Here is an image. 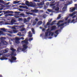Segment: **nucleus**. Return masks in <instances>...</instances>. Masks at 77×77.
<instances>
[{
  "label": "nucleus",
  "instance_id": "f257e3e1",
  "mask_svg": "<svg viewBox=\"0 0 77 77\" xmlns=\"http://www.w3.org/2000/svg\"><path fill=\"white\" fill-rule=\"evenodd\" d=\"M59 8L58 7L54 6L52 7V10H50L49 9H48V12H54L55 11H59Z\"/></svg>",
  "mask_w": 77,
  "mask_h": 77
},
{
  "label": "nucleus",
  "instance_id": "f03ea898",
  "mask_svg": "<svg viewBox=\"0 0 77 77\" xmlns=\"http://www.w3.org/2000/svg\"><path fill=\"white\" fill-rule=\"evenodd\" d=\"M11 50L12 51L11 52V56H17V53L15 52L17 50L16 49H15L14 48H11Z\"/></svg>",
  "mask_w": 77,
  "mask_h": 77
},
{
  "label": "nucleus",
  "instance_id": "7ed1b4c3",
  "mask_svg": "<svg viewBox=\"0 0 77 77\" xmlns=\"http://www.w3.org/2000/svg\"><path fill=\"white\" fill-rule=\"evenodd\" d=\"M17 58L14 56H11V59L10 60H9L11 63H14L17 62Z\"/></svg>",
  "mask_w": 77,
  "mask_h": 77
},
{
  "label": "nucleus",
  "instance_id": "20e7f679",
  "mask_svg": "<svg viewBox=\"0 0 77 77\" xmlns=\"http://www.w3.org/2000/svg\"><path fill=\"white\" fill-rule=\"evenodd\" d=\"M20 39H22V40H24V37H21L20 38H19L18 37L15 38L16 43V44H19L20 43V42H19V40H20Z\"/></svg>",
  "mask_w": 77,
  "mask_h": 77
},
{
  "label": "nucleus",
  "instance_id": "39448f33",
  "mask_svg": "<svg viewBox=\"0 0 77 77\" xmlns=\"http://www.w3.org/2000/svg\"><path fill=\"white\" fill-rule=\"evenodd\" d=\"M26 4L29 7V6H31V7H33L34 6H35V5H34V4H33V3H32V2H30L29 3V2H28V1H26Z\"/></svg>",
  "mask_w": 77,
  "mask_h": 77
},
{
  "label": "nucleus",
  "instance_id": "423d86ee",
  "mask_svg": "<svg viewBox=\"0 0 77 77\" xmlns=\"http://www.w3.org/2000/svg\"><path fill=\"white\" fill-rule=\"evenodd\" d=\"M28 38H26L25 40L21 42L22 44H28L29 43H28Z\"/></svg>",
  "mask_w": 77,
  "mask_h": 77
},
{
  "label": "nucleus",
  "instance_id": "0eeeda50",
  "mask_svg": "<svg viewBox=\"0 0 77 77\" xmlns=\"http://www.w3.org/2000/svg\"><path fill=\"white\" fill-rule=\"evenodd\" d=\"M77 10V6H75V8H70V12H73L75 10Z\"/></svg>",
  "mask_w": 77,
  "mask_h": 77
},
{
  "label": "nucleus",
  "instance_id": "6e6552de",
  "mask_svg": "<svg viewBox=\"0 0 77 77\" xmlns=\"http://www.w3.org/2000/svg\"><path fill=\"white\" fill-rule=\"evenodd\" d=\"M18 31L17 30H13L11 32V31H9L8 32V33H17L18 32Z\"/></svg>",
  "mask_w": 77,
  "mask_h": 77
},
{
  "label": "nucleus",
  "instance_id": "1a4fd4ad",
  "mask_svg": "<svg viewBox=\"0 0 77 77\" xmlns=\"http://www.w3.org/2000/svg\"><path fill=\"white\" fill-rule=\"evenodd\" d=\"M0 44L1 45H3L4 44V45H7L8 43L5 41H2L1 42Z\"/></svg>",
  "mask_w": 77,
  "mask_h": 77
},
{
  "label": "nucleus",
  "instance_id": "9d476101",
  "mask_svg": "<svg viewBox=\"0 0 77 77\" xmlns=\"http://www.w3.org/2000/svg\"><path fill=\"white\" fill-rule=\"evenodd\" d=\"M22 51H24V48L17 49V51H18V53L21 52Z\"/></svg>",
  "mask_w": 77,
  "mask_h": 77
},
{
  "label": "nucleus",
  "instance_id": "9b49d317",
  "mask_svg": "<svg viewBox=\"0 0 77 77\" xmlns=\"http://www.w3.org/2000/svg\"><path fill=\"white\" fill-rule=\"evenodd\" d=\"M1 60H7V58L5 57H2L0 59Z\"/></svg>",
  "mask_w": 77,
  "mask_h": 77
},
{
  "label": "nucleus",
  "instance_id": "f8f14e48",
  "mask_svg": "<svg viewBox=\"0 0 77 77\" xmlns=\"http://www.w3.org/2000/svg\"><path fill=\"white\" fill-rule=\"evenodd\" d=\"M0 49H0V51H0V54H4L6 53L5 52L4 50H2L1 51V50H0Z\"/></svg>",
  "mask_w": 77,
  "mask_h": 77
},
{
  "label": "nucleus",
  "instance_id": "ddd939ff",
  "mask_svg": "<svg viewBox=\"0 0 77 77\" xmlns=\"http://www.w3.org/2000/svg\"><path fill=\"white\" fill-rule=\"evenodd\" d=\"M15 13L16 14V15L14 17L15 18H19L20 17L19 16H18V13L17 12H15Z\"/></svg>",
  "mask_w": 77,
  "mask_h": 77
},
{
  "label": "nucleus",
  "instance_id": "4468645a",
  "mask_svg": "<svg viewBox=\"0 0 77 77\" xmlns=\"http://www.w3.org/2000/svg\"><path fill=\"white\" fill-rule=\"evenodd\" d=\"M44 2H41V4L40 3H37L38 6H42V5H44Z\"/></svg>",
  "mask_w": 77,
  "mask_h": 77
},
{
  "label": "nucleus",
  "instance_id": "2eb2a0df",
  "mask_svg": "<svg viewBox=\"0 0 77 77\" xmlns=\"http://www.w3.org/2000/svg\"><path fill=\"white\" fill-rule=\"evenodd\" d=\"M15 22H16L15 20L14 19H12L11 20V24H13V23H15Z\"/></svg>",
  "mask_w": 77,
  "mask_h": 77
},
{
  "label": "nucleus",
  "instance_id": "dca6fc26",
  "mask_svg": "<svg viewBox=\"0 0 77 77\" xmlns=\"http://www.w3.org/2000/svg\"><path fill=\"white\" fill-rule=\"evenodd\" d=\"M49 32V29H48L47 30V32L45 33V36H48V32Z\"/></svg>",
  "mask_w": 77,
  "mask_h": 77
},
{
  "label": "nucleus",
  "instance_id": "f3484780",
  "mask_svg": "<svg viewBox=\"0 0 77 77\" xmlns=\"http://www.w3.org/2000/svg\"><path fill=\"white\" fill-rule=\"evenodd\" d=\"M29 37H32V34L31 33V31H29Z\"/></svg>",
  "mask_w": 77,
  "mask_h": 77
},
{
  "label": "nucleus",
  "instance_id": "a211bd4d",
  "mask_svg": "<svg viewBox=\"0 0 77 77\" xmlns=\"http://www.w3.org/2000/svg\"><path fill=\"white\" fill-rule=\"evenodd\" d=\"M0 30L3 31L4 32H7V29L4 28H1Z\"/></svg>",
  "mask_w": 77,
  "mask_h": 77
},
{
  "label": "nucleus",
  "instance_id": "6ab92c4d",
  "mask_svg": "<svg viewBox=\"0 0 77 77\" xmlns=\"http://www.w3.org/2000/svg\"><path fill=\"white\" fill-rule=\"evenodd\" d=\"M76 14V12H74L72 14H69V16H71V17H72V16H73L74 15H75Z\"/></svg>",
  "mask_w": 77,
  "mask_h": 77
},
{
  "label": "nucleus",
  "instance_id": "aec40b11",
  "mask_svg": "<svg viewBox=\"0 0 77 77\" xmlns=\"http://www.w3.org/2000/svg\"><path fill=\"white\" fill-rule=\"evenodd\" d=\"M62 10L63 11H65L66 10V6L64 7L63 8Z\"/></svg>",
  "mask_w": 77,
  "mask_h": 77
},
{
  "label": "nucleus",
  "instance_id": "412c9836",
  "mask_svg": "<svg viewBox=\"0 0 77 77\" xmlns=\"http://www.w3.org/2000/svg\"><path fill=\"white\" fill-rule=\"evenodd\" d=\"M24 26H20V28H21L22 29L21 30V31H23L24 30V28H23Z\"/></svg>",
  "mask_w": 77,
  "mask_h": 77
},
{
  "label": "nucleus",
  "instance_id": "4be33fe9",
  "mask_svg": "<svg viewBox=\"0 0 77 77\" xmlns=\"http://www.w3.org/2000/svg\"><path fill=\"white\" fill-rule=\"evenodd\" d=\"M72 3V2H71V3H70V2H69V1H68L66 2V5H70Z\"/></svg>",
  "mask_w": 77,
  "mask_h": 77
},
{
  "label": "nucleus",
  "instance_id": "5701e85b",
  "mask_svg": "<svg viewBox=\"0 0 77 77\" xmlns=\"http://www.w3.org/2000/svg\"><path fill=\"white\" fill-rule=\"evenodd\" d=\"M48 25H50V23L49 22H48L47 23V24L45 26H44L45 28H47V26H48Z\"/></svg>",
  "mask_w": 77,
  "mask_h": 77
},
{
  "label": "nucleus",
  "instance_id": "b1692460",
  "mask_svg": "<svg viewBox=\"0 0 77 77\" xmlns=\"http://www.w3.org/2000/svg\"><path fill=\"white\" fill-rule=\"evenodd\" d=\"M62 22H63V21L61 20V21H59L57 24V25H59V24H60V23H62Z\"/></svg>",
  "mask_w": 77,
  "mask_h": 77
},
{
  "label": "nucleus",
  "instance_id": "393cba45",
  "mask_svg": "<svg viewBox=\"0 0 77 77\" xmlns=\"http://www.w3.org/2000/svg\"><path fill=\"white\" fill-rule=\"evenodd\" d=\"M19 7L20 8H27V6H25V7H23L22 6H19Z\"/></svg>",
  "mask_w": 77,
  "mask_h": 77
},
{
  "label": "nucleus",
  "instance_id": "a878e982",
  "mask_svg": "<svg viewBox=\"0 0 77 77\" xmlns=\"http://www.w3.org/2000/svg\"><path fill=\"white\" fill-rule=\"evenodd\" d=\"M41 24H42V22L41 21H39L38 22V25H41Z\"/></svg>",
  "mask_w": 77,
  "mask_h": 77
},
{
  "label": "nucleus",
  "instance_id": "bb28decb",
  "mask_svg": "<svg viewBox=\"0 0 77 77\" xmlns=\"http://www.w3.org/2000/svg\"><path fill=\"white\" fill-rule=\"evenodd\" d=\"M53 34H54V33L52 32H51L50 33V34L49 35H51V36H53Z\"/></svg>",
  "mask_w": 77,
  "mask_h": 77
},
{
  "label": "nucleus",
  "instance_id": "cd10ccee",
  "mask_svg": "<svg viewBox=\"0 0 77 77\" xmlns=\"http://www.w3.org/2000/svg\"><path fill=\"white\" fill-rule=\"evenodd\" d=\"M23 47H24V48H27V46L26 45H23Z\"/></svg>",
  "mask_w": 77,
  "mask_h": 77
},
{
  "label": "nucleus",
  "instance_id": "c85d7f7f",
  "mask_svg": "<svg viewBox=\"0 0 77 77\" xmlns=\"http://www.w3.org/2000/svg\"><path fill=\"white\" fill-rule=\"evenodd\" d=\"M56 29V26H54L52 27V30H54V29Z\"/></svg>",
  "mask_w": 77,
  "mask_h": 77
},
{
  "label": "nucleus",
  "instance_id": "c756f323",
  "mask_svg": "<svg viewBox=\"0 0 77 77\" xmlns=\"http://www.w3.org/2000/svg\"><path fill=\"white\" fill-rule=\"evenodd\" d=\"M34 1L36 2H40V0H34Z\"/></svg>",
  "mask_w": 77,
  "mask_h": 77
},
{
  "label": "nucleus",
  "instance_id": "7c9ffc66",
  "mask_svg": "<svg viewBox=\"0 0 77 77\" xmlns=\"http://www.w3.org/2000/svg\"><path fill=\"white\" fill-rule=\"evenodd\" d=\"M14 4H17V3H20V2L14 1Z\"/></svg>",
  "mask_w": 77,
  "mask_h": 77
},
{
  "label": "nucleus",
  "instance_id": "2f4dec72",
  "mask_svg": "<svg viewBox=\"0 0 77 77\" xmlns=\"http://www.w3.org/2000/svg\"><path fill=\"white\" fill-rule=\"evenodd\" d=\"M32 32L33 34H35V30H34V29L32 28Z\"/></svg>",
  "mask_w": 77,
  "mask_h": 77
},
{
  "label": "nucleus",
  "instance_id": "473e14b6",
  "mask_svg": "<svg viewBox=\"0 0 77 77\" xmlns=\"http://www.w3.org/2000/svg\"><path fill=\"white\" fill-rule=\"evenodd\" d=\"M64 23H63V24H61L60 25L58 26V27H62V26H64Z\"/></svg>",
  "mask_w": 77,
  "mask_h": 77
},
{
  "label": "nucleus",
  "instance_id": "72a5a7b5",
  "mask_svg": "<svg viewBox=\"0 0 77 77\" xmlns=\"http://www.w3.org/2000/svg\"><path fill=\"white\" fill-rule=\"evenodd\" d=\"M17 35H18V36H22V35H21V34L20 32L18 33V34H17Z\"/></svg>",
  "mask_w": 77,
  "mask_h": 77
},
{
  "label": "nucleus",
  "instance_id": "f704fd0d",
  "mask_svg": "<svg viewBox=\"0 0 77 77\" xmlns=\"http://www.w3.org/2000/svg\"><path fill=\"white\" fill-rule=\"evenodd\" d=\"M33 11L34 12H38V10H34Z\"/></svg>",
  "mask_w": 77,
  "mask_h": 77
},
{
  "label": "nucleus",
  "instance_id": "c9c22d12",
  "mask_svg": "<svg viewBox=\"0 0 77 77\" xmlns=\"http://www.w3.org/2000/svg\"><path fill=\"white\" fill-rule=\"evenodd\" d=\"M36 24V22H34L32 25L33 26H35V24Z\"/></svg>",
  "mask_w": 77,
  "mask_h": 77
},
{
  "label": "nucleus",
  "instance_id": "e433bc0d",
  "mask_svg": "<svg viewBox=\"0 0 77 77\" xmlns=\"http://www.w3.org/2000/svg\"><path fill=\"white\" fill-rule=\"evenodd\" d=\"M60 17H61V16H60V14L59 15L58 17L57 18V20H59V19Z\"/></svg>",
  "mask_w": 77,
  "mask_h": 77
},
{
  "label": "nucleus",
  "instance_id": "4c0bfd02",
  "mask_svg": "<svg viewBox=\"0 0 77 77\" xmlns=\"http://www.w3.org/2000/svg\"><path fill=\"white\" fill-rule=\"evenodd\" d=\"M4 51H5L6 53H7L8 52V50H7V49H5L4 50Z\"/></svg>",
  "mask_w": 77,
  "mask_h": 77
},
{
  "label": "nucleus",
  "instance_id": "58836bf2",
  "mask_svg": "<svg viewBox=\"0 0 77 77\" xmlns=\"http://www.w3.org/2000/svg\"><path fill=\"white\" fill-rule=\"evenodd\" d=\"M33 40V38H31L29 39V41H32Z\"/></svg>",
  "mask_w": 77,
  "mask_h": 77
},
{
  "label": "nucleus",
  "instance_id": "ea45409f",
  "mask_svg": "<svg viewBox=\"0 0 77 77\" xmlns=\"http://www.w3.org/2000/svg\"><path fill=\"white\" fill-rule=\"evenodd\" d=\"M13 13V12L12 11H7V13Z\"/></svg>",
  "mask_w": 77,
  "mask_h": 77
},
{
  "label": "nucleus",
  "instance_id": "a19ab883",
  "mask_svg": "<svg viewBox=\"0 0 77 77\" xmlns=\"http://www.w3.org/2000/svg\"><path fill=\"white\" fill-rule=\"evenodd\" d=\"M3 3V1L2 0H0V3Z\"/></svg>",
  "mask_w": 77,
  "mask_h": 77
},
{
  "label": "nucleus",
  "instance_id": "79ce46f5",
  "mask_svg": "<svg viewBox=\"0 0 77 77\" xmlns=\"http://www.w3.org/2000/svg\"><path fill=\"white\" fill-rule=\"evenodd\" d=\"M54 6V4H52L50 5L51 6Z\"/></svg>",
  "mask_w": 77,
  "mask_h": 77
},
{
  "label": "nucleus",
  "instance_id": "37998d69",
  "mask_svg": "<svg viewBox=\"0 0 77 77\" xmlns=\"http://www.w3.org/2000/svg\"><path fill=\"white\" fill-rule=\"evenodd\" d=\"M52 20V19H49L48 20L49 22H50V21H51Z\"/></svg>",
  "mask_w": 77,
  "mask_h": 77
},
{
  "label": "nucleus",
  "instance_id": "c03bdc74",
  "mask_svg": "<svg viewBox=\"0 0 77 77\" xmlns=\"http://www.w3.org/2000/svg\"><path fill=\"white\" fill-rule=\"evenodd\" d=\"M18 20L19 21H21V20H22V18H19Z\"/></svg>",
  "mask_w": 77,
  "mask_h": 77
},
{
  "label": "nucleus",
  "instance_id": "a18cd8bd",
  "mask_svg": "<svg viewBox=\"0 0 77 77\" xmlns=\"http://www.w3.org/2000/svg\"><path fill=\"white\" fill-rule=\"evenodd\" d=\"M47 17V16L46 15H44L43 16V17L44 18H45V17Z\"/></svg>",
  "mask_w": 77,
  "mask_h": 77
},
{
  "label": "nucleus",
  "instance_id": "49530a36",
  "mask_svg": "<svg viewBox=\"0 0 77 77\" xmlns=\"http://www.w3.org/2000/svg\"><path fill=\"white\" fill-rule=\"evenodd\" d=\"M3 33V32L0 31V35H1V34H2Z\"/></svg>",
  "mask_w": 77,
  "mask_h": 77
},
{
  "label": "nucleus",
  "instance_id": "de8ad7c7",
  "mask_svg": "<svg viewBox=\"0 0 77 77\" xmlns=\"http://www.w3.org/2000/svg\"><path fill=\"white\" fill-rule=\"evenodd\" d=\"M70 21H71V19H69V20H68V23H69L70 22Z\"/></svg>",
  "mask_w": 77,
  "mask_h": 77
},
{
  "label": "nucleus",
  "instance_id": "09e8293b",
  "mask_svg": "<svg viewBox=\"0 0 77 77\" xmlns=\"http://www.w3.org/2000/svg\"><path fill=\"white\" fill-rule=\"evenodd\" d=\"M49 0V1H51V0ZM53 0V2H52V3H54V0Z\"/></svg>",
  "mask_w": 77,
  "mask_h": 77
},
{
  "label": "nucleus",
  "instance_id": "8fccbe9b",
  "mask_svg": "<svg viewBox=\"0 0 77 77\" xmlns=\"http://www.w3.org/2000/svg\"><path fill=\"white\" fill-rule=\"evenodd\" d=\"M57 33H58V30L56 31L55 32V33H56V34H57Z\"/></svg>",
  "mask_w": 77,
  "mask_h": 77
},
{
  "label": "nucleus",
  "instance_id": "3c124183",
  "mask_svg": "<svg viewBox=\"0 0 77 77\" xmlns=\"http://www.w3.org/2000/svg\"><path fill=\"white\" fill-rule=\"evenodd\" d=\"M0 39H2V40H3V39H4V38L1 37V38Z\"/></svg>",
  "mask_w": 77,
  "mask_h": 77
},
{
  "label": "nucleus",
  "instance_id": "603ef678",
  "mask_svg": "<svg viewBox=\"0 0 77 77\" xmlns=\"http://www.w3.org/2000/svg\"><path fill=\"white\" fill-rule=\"evenodd\" d=\"M5 24L7 25H9L10 24V23H5Z\"/></svg>",
  "mask_w": 77,
  "mask_h": 77
},
{
  "label": "nucleus",
  "instance_id": "864d4df0",
  "mask_svg": "<svg viewBox=\"0 0 77 77\" xmlns=\"http://www.w3.org/2000/svg\"><path fill=\"white\" fill-rule=\"evenodd\" d=\"M46 5H47V6H48V5H49V3H47L46 4Z\"/></svg>",
  "mask_w": 77,
  "mask_h": 77
},
{
  "label": "nucleus",
  "instance_id": "5fc2aeb1",
  "mask_svg": "<svg viewBox=\"0 0 77 77\" xmlns=\"http://www.w3.org/2000/svg\"><path fill=\"white\" fill-rule=\"evenodd\" d=\"M28 21H29V20H30V17H28Z\"/></svg>",
  "mask_w": 77,
  "mask_h": 77
},
{
  "label": "nucleus",
  "instance_id": "6e6d98bb",
  "mask_svg": "<svg viewBox=\"0 0 77 77\" xmlns=\"http://www.w3.org/2000/svg\"><path fill=\"white\" fill-rule=\"evenodd\" d=\"M35 20H36V21H38V19L37 18L35 19Z\"/></svg>",
  "mask_w": 77,
  "mask_h": 77
},
{
  "label": "nucleus",
  "instance_id": "4d7b16f0",
  "mask_svg": "<svg viewBox=\"0 0 77 77\" xmlns=\"http://www.w3.org/2000/svg\"><path fill=\"white\" fill-rule=\"evenodd\" d=\"M8 16H12V14H9Z\"/></svg>",
  "mask_w": 77,
  "mask_h": 77
},
{
  "label": "nucleus",
  "instance_id": "13d9d810",
  "mask_svg": "<svg viewBox=\"0 0 77 77\" xmlns=\"http://www.w3.org/2000/svg\"><path fill=\"white\" fill-rule=\"evenodd\" d=\"M75 17H76V16H74L73 17H72V18H75Z\"/></svg>",
  "mask_w": 77,
  "mask_h": 77
},
{
  "label": "nucleus",
  "instance_id": "bf43d9fd",
  "mask_svg": "<svg viewBox=\"0 0 77 77\" xmlns=\"http://www.w3.org/2000/svg\"><path fill=\"white\" fill-rule=\"evenodd\" d=\"M68 18L67 17H66L65 18L66 20H68Z\"/></svg>",
  "mask_w": 77,
  "mask_h": 77
},
{
  "label": "nucleus",
  "instance_id": "052dcab7",
  "mask_svg": "<svg viewBox=\"0 0 77 77\" xmlns=\"http://www.w3.org/2000/svg\"><path fill=\"white\" fill-rule=\"evenodd\" d=\"M19 10L20 11H22V10L20 9H19Z\"/></svg>",
  "mask_w": 77,
  "mask_h": 77
},
{
  "label": "nucleus",
  "instance_id": "680f3d73",
  "mask_svg": "<svg viewBox=\"0 0 77 77\" xmlns=\"http://www.w3.org/2000/svg\"><path fill=\"white\" fill-rule=\"evenodd\" d=\"M13 29H15V27H13Z\"/></svg>",
  "mask_w": 77,
  "mask_h": 77
},
{
  "label": "nucleus",
  "instance_id": "e2e57ef3",
  "mask_svg": "<svg viewBox=\"0 0 77 77\" xmlns=\"http://www.w3.org/2000/svg\"><path fill=\"white\" fill-rule=\"evenodd\" d=\"M20 15H22L23 16V15H24V14H21Z\"/></svg>",
  "mask_w": 77,
  "mask_h": 77
},
{
  "label": "nucleus",
  "instance_id": "0e129e2a",
  "mask_svg": "<svg viewBox=\"0 0 77 77\" xmlns=\"http://www.w3.org/2000/svg\"><path fill=\"white\" fill-rule=\"evenodd\" d=\"M44 30H45V29L44 28L43 29L42 31H44Z\"/></svg>",
  "mask_w": 77,
  "mask_h": 77
},
{
  "label": "nucleus",
  "instance_id": "69168bd1",
  "mask_svg": "<svg viewBox=\"0 0 77 77\" xmlns=\"http://www.w3.org/2000/svg\"><path fill=\"white\" fill-rule=\"evenodd\" d=\"M0 77H3V76H2V75H0Z\"/></svg>",
  "mask_w": 77,
  "mask_h": 77
},
{
  "label": "nucleus",
  "instance_id": "338daca9",
  "mask_svg": "<svg viewBox=\"0 0 77 77\" xmlns=\"http://www.w3.org/2000/svg\"><path fill=\"white\" fill-rule=\"evenodd\" d=\"M2 55H3V54H0V56H2Z\"/></svg>",
  "mask_w": 77,
  "mask_h": 77
},
{
  "label": "nucleus",
  "instance_id": "774afa93",
  "mask_svg": "<svg viewBox=\"0 0 77 77\" xmlns=\"http://www.w3.org/2000/svg\"><path fill=\"white\" fill-rule=\"evenodd\" d=\"M74 21V20H72V22H73Z\"/></svg>",
  "mask_w": 77,
  "mask_h": 77
}]
</instances>
